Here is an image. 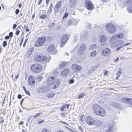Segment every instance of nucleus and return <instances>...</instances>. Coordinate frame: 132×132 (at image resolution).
Returning <instances> with one entry per match:
<instances>
[{"instance_id":"1","label":"nucleus","mask_w":132,"mask_h":132,"mask_svg":"<svg viewBox=\"0 0 132 132\" xmlns=\"http://www.w3.org/2000/svg\"><path fill=\"white\" fill-rule=\"evenodd\" d=\"M93 111L96 115L101 117H104L106 113V111L104 109L96 104L93 105Z\"/></svg>"},{"instance_id":"2","label":"nucleus","mask_w":132,"mask_h":132,"mask_svg":"<svg viewBox=\"0 0 132 132\" xmlns=\"http://www.w3.org/2000/svg\"><path fill=\"white\" fill-rule=\"evenodd\" d=\"M30 69L31 71L34 72L39 73L41 71L42 67L40 64L35 63L30 67Z\"/></svg>"},{"instance_id":"3","label":"nucleus","mask_w":132,"mask_h":132,"mask_svg":"<svg viewBox=\"0 0 132 132\" xmlns=\"http://www.w3.org/2000/svg\"><path fill=\"white\" fill-rule=\"evenodd\" d=\"M37 61L40 62H48L51 59L50 56L48 57L42 55H37L36 57Z\"/></svg>"},{"instance_id":"4","label":"nucleus","mask_w":132,"mask_h":132,"mask_svg":"<svg viewBox=\"0 0 132 132\" xmlns=\"http://www.w3.org/2000/svg\"><path fill=\"white\" fill-rule=\"evenodd\" d=\"M45 40V37H39L34 44V46L39 47L43 45Z\"/></svg>"},{"instance_id":"5","label":"nucleus","mask_w":132,"mask_h":132,"mask_svg":"<svg viewBox=\"0 0 132 132\" xmlns=\"http://www.w3.org/2000/svg\"><path fill=\"white\" fill-rule=\"evenodd\" d=\"M106 29L110 33H114L116 31V28L114 25L111 23L107 24L106 26Z\"/></svg>"},{"instance_id":"6","label":"nucleus","mask_w":132,"mask_h":132,"mask_svg":"<svg viewBox=\"0 0 132 132\" xmlns=\"http://www.w3.org/2000/svg\"><path fill=\"white\" fill-rule=\"evenodd\" d=\"M86 47V45L83 44L81 45L78 44L76 47V48H78V53L81 54H83Z\"/></svg>"},{"instance_id":"7","label":"nucleus","mask_w":132,"mask_h":132,"mask_svg":"<svg viewBox=\"0 0 132 132\" xmlns=\"http://www.w3.org/2000/svg\"><path fill=\"white\" fill-rule=\"evenodd\" d=\"M47 50L52 54H55L57 52V51L55 50V46L52 44L48 47Z\"/></svg>"},{"instance_id":"8","label":"nucleus","mask_w":132,"mask_h":132,"mask_svg":"<svg viewBox=\"0 0 132 132\" xmlns=\"http://www.w3.org/2000/svg\"><path fill=\"white\" fill-rule=\"evenodd\" d=\"M71 68L73 70L76 72H79L81 68V66L75 64H72Z\"/></svg>"},{"instance_id":"9","label":"nucleus","mask_w":132,"mask_h":132,"mask_svg":"<svg viewBox=\"0 0 132 132\" xmlns=\"http://www.w3.org/2000/svg\"><path fill=\"white\" fill-rule=\"evenodd\" d=\"M61 2L59 1L57 3L54 7V11L55 13L59 12V10L61 8Z\"/></svg>"},{"instance_id":"10","label":"nucleus","mask_w":132,"mask_h":132,"mask_svg":"<svg viewBox=\"0 0 132 132\" xmlns=\"http://www.w3.org/2000/svg\"><path fill=\"white\" fill-rule=\"evenodd\" d=\"M28 81L29 86H31L34 85L35 83L34 78L32 76H30L29 77Z\"/></svg>"},{"instance_id":"11","label":"nucleus","mask_w":132,"mask_h":132,"mask_svg":"<svg viewBox=\"0 0 132 132\" xmlns=\"http://www.w3.org/2000/svg\"><path fill=\"white\" fill-rule=\"evenodd\" d=\"M110 52V50L108 48H106L102 51V54L103 56H106L109 55Z\"/></svg>"},{"instance_id":"12","label":"nucleus","mask_w":132,"mask_h":132,"mask_svg":"<svg viewBox=\"0 0 132 132\" xmlns=\"http://www.w3.org/2000/svg\"><path fill=\"white\" fill-rule=\"evenodd\" d=\"M46 88V87H39L37 89V92L39 93H44L47 92L48 90Z\"/></svg>"},{"instance_id":"13","label":"nucleus","mask_w":132,"mask_h":132,"mask_svg":"<svg viewBox=\"0 0 132 132\" xmlns=\"http://www.w3.org/2000/svg\"><path fill=\"white\" fill-rule=\"evenodd\" d=\"M85 7L88 10H91V1L90 0H86L85 1Z\"/></svg>"},{"instance_id":"14","label":"nucleus","mask_w":132,"mask_h":132,"mask_svg":"<svg viewBox=\"0 0 132 132\" xmlns=\"http://www.w3.org/2000/svg\"><path fill=\"white\" fill-rule=\"evenodd\" d=\"M54 78V77H49L47 81V84L49 85H51L53 83V80Z\"/></svg>"},{"instance_id":"15","label":"nucleus","mask_w":132,"mask_h":132,"mask_svg":"<svg viewBox=\"0 0 132 132\" xmlns=\"http://www.w3.org/2000/svg\"><path fill=\"white\" fill-rule=\"evenodd\" d=\"M123 34L121 33L118 34H117L113 36L111 38V39H114L117 38H120L121 39H122L123 38Z\"/></svg>"},{"instance_id":"16","label":"nucleus","mask_w":132,"mask_h":132,"mask_svg":"<svg viewBox=\"0 0 132 132\" xmlns=\"http://www.w3.org/2000/svg\"><path fill=\"white\" fill-rule=\"evenodd\" d=\"M69 72V69L67 68L65 69H64L62 71L61 74L63 76H66L67 75H68Z\"/></svg>"},{"instance_id":"17","label":"nucleus","mask_w":132,"mask_h":132,"mask_svg":"<svg viewBox=\"0 0 132 132\" xmlns=\"http://www.w3.org/2000/svg\"><path fill=\"white\" fill-rule=\"evenodd\" d=\"M69 39L68 35L67 34H65L62 37L61 41L66 42Z\"/></svg>"},{"instance_id":"18","label":"nucleus","mask_w":132,"mask_h":132,"mask_svg":"<svg viewBox=\"0 0 132 132\" xmlns=\"http://www.w3.org/2000/svg\"><path fill=\"white\" fill-rule=\"evenodd\" d=\"M60 80L59 79H57L55 82L54 85L53 87V89H54L57 87L59 85Z\"/></svg>"},{"instance_id":"19","label":"nucleus","mask_w":132,"mask_h":132,"mask_svg":"<svg viewBox=\"0 0 132 132\" xmlns=\"http://www.w3.org/2000/svg\"><path fill=\"white\" fill-rule=\"evenodd\" d=\"M34 48L33 47L30 48L28 50L27 53V55L28 56V57H29L32 53L34 51Z\"/></svg>"},{"instance_id":"20","label":"nucleus","mask_w":132,"mask_h":132,"mask_svg":"<svg viewBox=\"0 0 132 132\" xmlns=\"http://www.w3.org/2000/svg\"><path fill=\"white\" fill-rule=\"evenodd\" d=\"M86 121L88 125H91V117L89 116H87L86 118Z\"/></svg>"},{"instance_id":"21","label":"nucleus","mask_w":132,"mask_h":132,"mask_svg":"<svg viewBox=\"0 0 132 132\" xmlns=\"http://www.w3.org/2000/svg\"><path fill=\"white\" fill-rule=\"evenodd\" d=\"M67 65V63L66 62H64L60 65V68H63Z\"/></svg>"},{"instance_id":"22","label":"nucleus","mask_w":132,"mask_h":132,"mask_svg":"<svg viewBox=\"0 0 132 132\" xmlns=\"http://www.w3.org/2000/svg\"><path fill=\"white\" fill-rule=\"evenodd\" d=\"M53 6V4L51 3L50 6L49 7V9L47 10V12L49 14H50L51 12L52 11V9Z\"/></svg>"},{"instance_id":"23","label":"nucleus","mask_w":132,"mask_h":132,"mask_svg":"<svg viewBox=\"0 0 132 132\" xmlns=\"http://www.w3.org/2000/svg\"><path fill=\"white\" fill-rule=\"evenodd\" d=\"M76 2L70 1V5L71 7L73 8L76 5Z\"/></svg>"},{"instance_id":"24","label":"nucleus","mask_w":132,"mask_h":132,"mask_svg":"<svg viewBox=\"0 0 132 132\" xmlns=\"http://www.w3.org/2000/svg\"><path fill=\"white\" fill-rule=\"evenodd\" d=\"M129 98L123 97L121 99V101L124 103H128Z\"/></svg>"},{"instance_id":"25","label":"nucleus","mask_w":132,"mask_h":132,"mask_svg":"<svg viewBox=\"0 0 132 132\" xmlns=\"http://www.w3.org/2000/svg\"><path fill=\"white\" fill-rule=\"evenodd\" d=\"M125 3L128 5L132 4V0H125Z\"/></svg>"},{"instance_id":"26","label":"nucleus","mask_w":132,"mask_h":132,"mask_svg":"<svg viewBox=\"0 0 132 132\" xmlns=\"http://www.w3.org/2000/svg\"><path fill=\"white\" fill-rule=\"evenodd\" d=\"M55 95L53 93H51L47 95V96L49 98H52Z\"/></svg>"},{"instance_id":"27","label":"nucleus","mask_w":132,"mask_h":132,"mask_svg":"<svg viewBox=\"0 0 132 132\" xmlns=\"http://www.w3.org/2000/svg\"><path fill=\"white\" fill-rule=\"evenodd\" d=\"M47 17V15L45 14H43L41 15L40 17V18L42 19H45Z\"/></svg>"},{"instance_id":"28","label":"nucleus","mask_w":132,"mask_h":132,"mask_svg":"<svg viewBox=\"0 0 132 132\" xmlns=\"http://www.w3.org/2000/svg\"><path fill=\"white\" fill-rule=\"evenodd\" d=\"M106 39L105 37H104L103 36H101L100 38V40L101 42H102L104 41Z\"/></svg>"},{"instance_id":"29","label":"nucleus","mask_w":132,"mask_h":132,"mask_svg":"<svg viewBox=\"0 0 132 132\" xmlns=\"http://www.w3.org/2000/svg\"><path fill=\"white\" fill-rule=\"evenodd\" d=\"M85 95V93H81L78 96V98L80 99L82 98Z\"/></svg>"},{"instance_id":"30","label":"nucleus","mask_w":132,"mask_h":132,"mask_svg":"<svg viewBox=\"0 0 132 132\" xmlns=\"http://www.w3.org/2000/svg\"><path fill=\"white\" fill-rule=\"evenodd\" d=\"M96 54V51H94L91 52V56H94Z\"/></svg>"},{"instance_id":"31","label":"nucleus","mask_w":132,"mask_h":132,"mask_svg":"<svg viewBox=\"0 0 132 132\" xmlns=\"http://www.w3.org/2000/svg\"><path fill=\"white\" fill-rule=\"evenodd\" d=\"M98 67V66H97V65H96L94 66L91 69V71H94Z\"/></svg>"},{"instance_id":"32","label":"nucleus","mask_w":132,"mask_h":132,"mask_svg":"<svg viewBox=\"0 0 132 132\" xmlns=\"http://www.w3.org/2000/svg\"><path fill=\"white\" fill-rule=\"evenodd\" d=\"M73 25L76 24L78 23V21L76 19H73L72 20Z\"/></svg>"},{"instance_id":"33","label":"nucleus","mask_w":132,"mask_h":132,"mask_svg":"<svg viewBox=\"0 0 132 132\" xmlns=\"http://www.w3.org/2000/svg\"><path fill=\"white\" fill-rule=\"evenodd\" d=\"M72 21V20H69L68 22V25L71 26L72 25H73V22Z\"/></svg>"},{"instance_id":"34","label":"nucleus","mask_w":132,"mask_h":132,"mask_svg":"<svg viewBox=\"0 0 132 132\" xmlns=\"http://www.w3.org/2000/svg\"><path fill=\"white\" fill-rule=\"evenodd\" d=\"M129 99L128 104H129L132 105V98H129Z\"/></svg>"},{"instance_id":"35","label":"nucleus","mask_w":132,"mask_h":132,"mask_svg":"<svg viewBox=\"0 0 132 132\" xmlns=\"http://www.w3.org/2000/svg\"><path fill=\"white\" fill-rule=\"evenodd\" d=\"M113 129L112 127H109L108 130V132H112L113 131Z\"/></svg>"},{"instance_id":"36","label":"nucleus","mask_w":132,"mask_h":132,"mask_svg":"<svg viewBox=\"0 0 132 132\" xmlns=\"http://www.w3.org/2000/svg\"><path fill=\"white\" fill-rule=\"evenodd\" d=\"M7 45V43L6 41H4L3 43V46L4 47H5V46H6Z\"/></svg>"},{"instance_id":"37","label":"nucleus","mask_w":132,"mask_h":132,"mask_svg":"<svg viewBox=\"0 0 132 132\" xmlns=\"http://www.w3.org/2000/svg\"><path fill=\"white\" fill-rule=\"evenodd\" d=\"M42 132H51L49 130H47L46 128H44L42 131Z\"/></svg>"},{"instance_id":"38","label":"nucleus","mask_w":132,"mask_h":132,"mask_svg":"<svg viewBox=\"0 0 132 132\" xmlns=\"http://www.w3.org/2000/svg\"><path fill=\"white\" fill-rule=\"evenodd\" d=\"M66 43V42H63V41L61 40V47H63L65 45Z\"/></svg>"},{"instance_id":"39","label":"nucleus","mask_w":132,"mask_h":132,"mask_svg":"<svg viewBox=\"0 0 132 132\" xmlns=\"http://www.w3.org/2000/svg\"><path fill=\"white\" fill-rule=\"evenodd\" d=\"M4 119L3 117H1L0 118V123H2L4 122Z\"/></svg>"},{"instance_id":"40","label":"nucleus","mask_w":132,"mask_h":132,"mask_svg":"<svg viewBox=\"0 0 132 132\" xmlns=\"http://www.w3.org/2000/svg\"><path fill=\"white\" fill-rule=\"evenodd\" d=\"M97 47V45L96 44H94L91 46V49L96 48Z\"/></svg>"},{"instance_id":"41","label":"nucleus","mask_w":132,"mask_h":132,"mask_svg":"<svg viewBox=\"0 0 132 132\" xmlns=\"http://www.w3.org/2000/svg\"><path fill=\"white\" fill-rule=\"evenodd\" d=\"M87 28L88 29H90V23H86V25Z\"/></svg>"},{"instance_id":"42","label":"nucleus","mask_w":132,"mask_h":132,"mask_svg":"<svg viewBox=\"0 0 132 132\" xmlns=\"http://www.w3.org/2000/svg\"><path fill=\"white\" fill-rule=\"evenodd\" d=\"M41 113H38L36 115L34 116L33 117V118H36L37 117L39 116V115L40 114H41Z\"/></svg>"},{"instance_id":"43","label":"nucleus","mask_w":132,"mask_h":132,"mask_svg":"<svg viewBox=\"0 0 132 132\" xmlns=\"http://www.w3.org/2000/svg\"><path fill=\"white\" fill-rule=\"evenodd\" d=\"M68 15V13H65L64 15L63 16V19L67 17Z\"/></svg>"},{"instance_id":"44","label":"nucleus","mask_w":132,"mask_h":132,"mask_svg":"<svg viewBox=\"0 0 132 132\" xmlns=\"http://www.w3.org/2000/svg\"><path fill=\"white\" fill-rule=\"evenodd\" d=\"M74 80L73 79H71L69 81V84H72L74 82Z\"/></svg>"},{"instance_id":"45","label":"nucleus","mask_w":132,"mask_h":132,"mask_svg":"<svg viewBox=\"0 0 132 132\" xmlns=\"http://www.w3.org/2000/svg\"><path fill=\"white\" fill-rule=\"evenodd\" d=\"M95 121L93 119H91V125L95 124Z\"/></svg>"},{"instance_id":"46","label":"nucleus","mask_w":132,"mask_h":132,"mask_svg":"<svg viewBox=\"0 0 132 132\" xmlns=\"http://www.w3.org/2000/svg\"><path fill=\"white\" fill-rule=\"evenodd\" d=\"M121 73V71L119 70L118 71L117 73L116 74V75H117V76H120V75Z\"/></svg>"},{"instance_id":"47","label":"nucleus","mask_w":132,"mask_h":132,"mask_svg":"<svg viewBox=\"0 0 132 132\" xmlns=\"http://www.w3.org/2000/svg\"><path fill=\"white\" fill-rule=\"evenodd\" d=\"M83 117L84 115L83 114L81 115L80 117V120L82 122H83V120H82V119H83Z\"/></svg>"},{"instance_id":"48","label":"nucleus","mask_w":132,"mask_h":132,"mask_svg":"<svg viewBox=\"0 0 132 132\" xmlns=\"http://www.w3.org/2000/svg\"><path fill=\"white\" fill-rule=\"evenodd\" d=\"M24 92L26 94L28 95H29V96L30 95V92H29V91H28L27 90H26V91H24Z\"/></svg>"},{"instance_id":"49","label":"nucleus","mask_w":132,"mask_h":132,"mask_svg":"<svg viewBox=\"0 0 132 132\" xmlns=\"http://www.w3.org/2000/svg\"><path fill=\"white\" fill-rule=\"evenodd\" d=\"M13 35V33L12 32H10L9 34V36H10V38H11Z\"/></svg>"},{"instance_id":"50","label":"nucleus","mask_w":132,"mask_h":132,"mask_svg":"<svg viewBox=\"0 0 132 132\" xmlns=\"http://www.w3.org/2000/svg\"><path fill=\"white\" fill-rule=\"evenodd\" d=\"M103 73H104V75H107L108 73V72L107 70H105L103 71Z\"/></svg>"},{"instance_id":"51","label":"nucleus","mask_w":132,"mask_h":132,"mask_svg":"<svg viewBox=\"0 0 132 132\" xmlns=\"http://www.w3.org/2000/svg\"><path fill=\"white\" fill-rule=\"evenodd\" d=\"M19 12V10L18 9H16L15 11V13L16 14H18Z\"/></svg>"},{"instance_id":"52","label":"nucleus","mask_w":132,"mask_h":132,"mask_svg":"<svg viewBox=\"0 0 132 132\" xmlns=\"http://www.w3.org/2000/svg\"><path fill=\"white\" fill-rule=\"evenodd\" d=\"M130 44V43H127L123 45H122V47H123L124 46L129 45Z\"/></svg>"},{"instance_id":"53","label":"nucleus","mask_w":132,"mask_h":132,"mask_svg":"<svg viewBox=\"0 0 132 132\" xmlns=\"http://www.w3.org/2000/svg\"><path fill=\"white\" fill-rule=\"evenodd\" d=\"M20 32V31L19 30H17L15 34L17 35H18L19 34Z\"/></svg>"},{"instance_id":"54","label":"nucleus","mask_w":132,"mask_h":132,"mask_svg":"<svg viewBox=\"0 0 132 132\" xmlns=\"http://www.w3.org/2000/svg\"><path fill=\"white\" fill-rule=\"evenodd\" d=\"M17 25L16 24H14L13 26V29H15Z\"/></svg>"},{"instance_id":"55","label":"nucleus","mask_w":132,"mask_h":132,"mask_svg":"<svg viewBox=\"0 0 132 132\" xmlns=\"http://www.w3.org/2000/svg\"><path fill=\"white\" fill-rule=\"evenodd\" d=\"M10 38L9 35H7L5 36V39H8Z\"/></svg>"},{"instance_id":"56","label":"nucleus","mask_w":132,"mask_h":132,"mask_svg":"<svg viewBox=\"0 0 132 132\" xmlns=\"http://www.w3.org/2000/svg\"><path fill=\"white\" fill-rule=\"evenodd\" d=\"M65 108V106H63L62 108H61V110L62 111H64V109Z\"/></svg>"},{"instance_id":"57","label":"nucleus","mask_w":132,"mask_h":132,"mask_svg":"<svg viewBox=\"0 0 132 132\" xmlns=\"http://www.w3.org/2000/svg\"><path fill=\"white\" fill-rule=\"evenodd\" d=\"M22 95L21 94H19L18 95V98L19 99H20L21 98H22Z\"/></svg>"},{"instance_id":"58","label":"nucleus","mask_w":132,"mask_h":132,"mask_svg":"<svg viewBox=\"0 0 132 132\" xmlns=\"http://www.w3.org/2000/svg\"><path fill=\"white\" fill-rule=\"evenodd\" d=\"M23 38H22V39H21L20 42V46H21V45L23 42Z\"/></svg>"},{"instance_id":"59","label":"nucleus","mask_w":132,"mask_h":132,"mask_svg":"<svg viewBox=\"0 0 132 132\" xmlns=\"http://www.w3.org/2000/svg\"><path fill=\"white\" fill-rule=\"evenodd\" d=\"M119 59V57H117L116 58V59L114 60V62L118 61Z\"/></svg>"},{"instance_id":"60","label":"nucleus","mask_w":132,"mask_h":132,"mask_svg":"<svg viewBox=\"0 0 132 132\" xmlns=\"http://www.w3.org/2000/svg\"><path fill=\"white\" fill-rule=\"evenodd\" d=\"M27 39H26L25 40L24 42V44H23V47H24L26 45V42H27Z\"/></svg>"},{"instance_id":"61","label":"nucleus","mask_w":132,"mask_h":132,"mask_svg":"<svg viewBox=\"0 0 132 132\" xmlns=\"http://www.w3.org/2000/svg\"><path fill=\"white\" fill-rule=\"evenodd\" d=\"M44 120H42L38 122V124H40L42 123L43 122H44Z\"/></svg>"},{"instance_id":"62","label":"nucleus","mask_w":132,"mask_h":132,"mask_svg":"<svg viewBox=\"0 0 132 132\" xmlns=\"http://www.w3.org/2000/svg\"><path fill=\"white\" fill-rule=\"evenodd\" d=\"M64 106H65V107L66 106L68 109L70 106V104H66Z\"/></svg>"},{"instance_id":"63","label":"nucleus","mask_w":132,"mask_h":132,"mask_svg":"<svg viewBox=\"0 0 132 132\" xmlns=\"http://www.w3.org/2000/svg\"><path fill=\"white\" fill-rule=\"evenodd\" d=\"M79 129L82 132L83 131V129L82 128V127H81L80 126L79 127Z\"/></svg>"},{"instance_id":"64","label":"nucleus","mask_w":132,"mask_h":132,"mask_svg":"<svg viewBox=\"0 0 132 132\" xmlns=\"http://www.w3.org/2000/svg\"><path fill=\"white\" fill-rule=\"evenodd\" d=\"M24 100V98H22V100H21V101H20V104H21V105H22V102H23V101Z\"/></svg>"}]
</instances>
